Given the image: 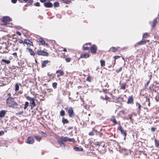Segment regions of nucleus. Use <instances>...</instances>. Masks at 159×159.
I'll list each match as a JSON object with an SVG mask.
<instances>
[{"instance_id":"32","label":"nucleus","mask_w":159,"mask_h":159,"mask_svg":"<svg viewBox=\"0 0 159 159\" xmlns=\"http://www.w3.org/2000/svg\"><path fill=\"white\" fill-rule=\"evenodd\" d=\"M111 50L112 51L115 52L117 50V48L112 47L111 48Z\"/></svg>"},{"instance_id":"13","label":"nucleus","mask_w":159,"mask_h":159,"mask_svg":"<svg viewBox=\"0 0 159 159\" xmlns=\"http://www.w3.org/2000/svg\"><path fill=\"white\" fill-rule=\"evenodd\" d=\"M49 61L48 60L44 61L42 63V67H44L46 66V65L48 63Z\"/></svg>"},{"instance_id":"1","label":"nucleus","mask_w":159,"mask_h":159,"mask_svg":"<svg viewBox=\"0 0 159 159\" xmlns=\"http://www.w3.org/2000/svg\"><path fill=\"white\" fill-rule=\"evenodd\" d=\"M7 104L8 106L12 108H18L19 105L15 101L12 97H9L7 99Z\"/></svg>"},{"instance_id":"61","label":"nucleus","mask_w":159,"mask_h":159,"mask_svg":"<svg viewBox=\"0 0 159 159\" xmlns=\"http://www.w3.org/2000/svg\"><path fill=\"white\" fill-rule=\"evenodd\" d=\"M146 42H148L149 41V40H146Z\"/></svg>"},{"instance_id":"17","label":"nucleus","mask_w":159,"mask_h":159,"mask_svg":"<svg viewBox=\"0 0 159 159\" xmlns=\"http://www.w3.org/2000/svg\"><path fill=\"white\" fill-rule=\"evenodd\" d=\"M39 41L42 44V45H44L45 44V43L43 39L41 38H40L39 39Z\"/></svg>"},{"instance_id":"64","label":"nucleus","mask_w":159,"mask_h":159,"mask_svg":"<svg viewBox=\"0 0 159 159\" xmlns=\"http://www.w3.org/2000/svg\"><path fill=\"white\" fill-rule=\"evenodd\" d=\"M46 45H47V46H48V44H46Z\"/></svg>"},{"instance_id":"53","label":"nucleus","mask_w":159,"mask_h":159,"mask_svg":"<svg viewBox=\"0 0 159 159\" xmlns=\"http://www.w3.org/2000/svg\"><path fill=\"white\" fill-rule=\"evenodd\" d=\"M16 33L19 35H21V34L20 32H17Z\"/></svg>"},{"instance_id":"21","label":"nucleus","mask_w":159,"mask_h":159,"mask_svg":"<svg viewBox=\"0 0 159 159\" xmlns=\"http://www.w3.org/2000/svg\"><path fill=\"white\" fill-rule=\"evenodd\" d=\"M61 139L63 141L66 142L68 141V138L66 137H62Z\"/></svg>"},{"instance_id":"39","label":"nucleus","mask_w":159,"mask_h":159,"mask_svg":"<svg viewBox=\"0 0 159 159\" xmlns=\"http://www.w3.org/2000/svg\"><path fill=\"white\" fill-rule=\"evenodd\" d=\"M63 141L61 140V139H60V140H59V143L60 145L63 144L64 145V143L63 142Z\"/></svg>"},{"instance_id":"46","label":"nucleus","mask_w":159,"mask_h":159,"mask_svg":"<svg viewBox=\"0 0 159 159\" xmlns=\"http://www.w3.org/2000/svg\"><path fill=\"white\" fill-rule=\"evenodd\" d=\"M120 57V56H115L114 57V58L115 60H116V59L119 58ZM115 60L114 64H115Z\"/></svg>"},{"instance_id":"60","label":"nucleus","mask_w":159,"mask_h":159,"mask_svg":"<svg viewBox=\"0 0 159 159\" xmlns=\"http://www.w3.org/2000/svg\"><path fill=\"white\" fill-rule=\"evenodd\" d=\"M72 127H69V128H68V129H72Z\"/></svg>"},{"instance_id":"11","label":"nucleus","mask_w":159,"mask_h":159,"mask_svg":"<svg viewBox=\"0 0 159 159\" xmlns=\"http://www.w3.org/2000/svg\"><path fill=\"white\" fill-rule=\"evenodd\" d=\"M127 103L129 104H133V98L132 96L129 97L128 98Z\"/></svg>"},{"instance_id":"51","label":"nucleus","mask_w":159,"mask_h":159,"mask_svg":"<svg viewBox=\"0 0 159 159\" xmlns=\"http://www.w3.org/2000/svg\"><path fill=\"white\" fill-rule=\"evenodd\" d=\"M17 2V0H11V2L13 3H16Z\"/></svg>"},{"instance_id":"57","label":"nucleus","mask_w":159,"mask_h":159,"mask_svg":"<svg viewBox=\"0 0 159 159\" xmlns=\"http://www.w3.org/2000/svg\"><path fill=\"white\" fill-rule=\"evenodd\" d=\"M63 51H66V52L67 51V50H66V48H64L63 49Z\"/></svg>"},{"instance_id":"12","label":"nucleus","mask_w":159,"mask_h":159,"mask_svg":"<svg viewBox=\"0 0 159 159\" xmlns=\"http://www.w3.org/2000/svg\"><path fill=\"white\" fill-rule=\"evenodd\" d=\"M56 73H58L59 74L58 75V76H62L64 75V73L61 70H58L56 71Z\"/></svg>"},{"instance_id":"14","label":"nucleus","mask_w":159,"mask_h":159,"mask_svg":"<svg viewBox=\"0 0 159 159\" xmlns=\"http://www.w3.org/2000/svg\"><path fill=\"white\" fill-rule=\"evenodd\" d=\"M27 50H28V51L30 52V54L32 56H34V53L33 52V51H32V49L31 48H27Z\"/></svg>"},{"instance_id":"15","label":"nucleus","mask_w":159,"mask_h":159,"mask_svg":"<svg viewBox=\"0 0 159 159\" xmlns=\"http://www.w3.org/2000/svg\"><path fill=\"white\" fill-rule=\"evenodd\" d=\"M146 43V41L145 40H142L137 43V44L138 45H141L143 44H145Z\"/></svg>"},{"instance_id":"31","label":"nucleus","mask_w":159,"mask_h":159,"mask_svg":"<svg viewBox=\"0 0 159 159\" xmlns=\"http://www.w3.org/2000/svg\"><path fill=\"white\" fill-rule=\"evenodd\" d=\"M100 63L101 65L102 66H105V62L104 60H101L100 61Z\"/></svg>"},{"instance_id":"34","label":"nucleus","mask_w":159,"mask_h":159,"mask_svg":"<svg viewBox=\"0 0 159 159\" xmlns=\"http://www.w3.org/2000/svg\"><path fill=\"white\" fill-rule=\"evenodd\" d=\"M57 83L56 82H54L52 84V86L53 87V88L55 89L57 87Z\"/></svg>"},{"instance_id":"33","label":"nucleus","mask_w":159,"mask_h":159,"mask_svg":"<svg viewBox=\"0 0 159 159\" xmlns=\"http://www.w3.org/2000/svg\"><path fill=\"white\" fill-rule=\"evenodd\" d=\"M148 76L149 77V80H150V81L152 77V73L151 72L149 73Z\"/></svg>"},{"instance_id":"5","label":"nucleus","mask_w":159,"mask_h":159,"mask_svg":"<svg viewBox=\"0 0 159 159\" xmlns=\"http://www.w3.org/2000/svg\"><path fill=\"white\" fill-rule=\"evenodd\" d=\"M69 116L71 117H73L74 115V113L73 112V109L72 107H70L68 111Z\"/></svg>"},{"instance_id":"27","label":"nucleus","mask_w":159,"mask_h":159,"mask_svg":"<svg viewBox=\"0 0 159 159\" xmlns=\"http://www.w3.org/2000/svg\"><path fill=\"white\" fill-rule=\"evenodd\" d=\"M53 5H54V7H58L59 6V3L58 2H55L54 3Z\"/></svg>"},{"instance_id":"56","label":"nucleus","mask_w":159,"mask_h":159,"mask_svg":"<svg viewBox=\"0 0 159 159\" xmlns=\"http://www.w3.org/2000/svg\"><path fill=\"white\" fill-rule=\"evenodd\" d=\"M156 101L158 102V101H159V98H156Z\"/></svg>"},{"instance_id":"55","label":"nucleus","mask_w":159,"mask_h":159,"mask_svg":"<svg viewBox=\"0 0 159 159\" xmlns=\"http://www.w3.org/2000/svg\"><path fill=\"white\" fill-rule=\"evenodd\" d=\"M105 98V99L107 100V99H108V97L106 95Z\"/></svg>"},{"instance_id":"47","label":"nucleus","mask_w":159,"mask_h":159,"mask_svg":"<svg viewBox=\"0 0 159 159\" xmlns=\"http://www.w3.org/2000/svg\"><path fill=\"white\" fill-rule=\"evenodd\" d=\"M117 129L119 130L120 131L122 130V127L121 126H119L117 128Z\"/></svg>"},{"instance_id":"63","label":"nucleus","mask_w":159,"mask_h":159,"mask_svg":"<svg viewBox=\"0 0 159 159\" xmlns=\"http://www.w3.org/2000/svg\"><path fill=\"white\" fill-rule=\"evenodd\" d=\"M8 95H10H10H10V94H8Z\"/></svg>"},{"instance_id":"28","label":"nucleus","mask_w":159,"mask_h":159,"mask_svg":"<svg viewBox=\"0 0 159 159\" xmlns=\"http://www.w3.org/2000/svg\"><path fill=\"white\" fill-rule=\"evenodd\" d=\"M19 87L17 83L16 84L15 91H17L19 90Z\"/></svg>"},{"instance_id":"3","label":"nucleus","mask_w":159,"mask_h":159,"mask_svg":"<svg viewBox=\"0 0 159 159\" xmlns=\"http://www.w3.org/2000/svg\"><path fill=\"white\" fill-rule=\"evenodd\" d=\"M11 21V19L8 16L3 17L2 20V23L3 25H7L9 22Z\"/></svg>"},{"instance_id":"4","label":"nucleus","mask_w":159,"mask_h":159,"mask_svg":"<svg viewBox=\"0 0 159 159\" xmlns=\"http://www.w3.org/2000/svg\"><path fill=\"white\" fill-rule=\"evenodd\" d=\"M37 53L39 55L43 56H47L48 54L47 52L41 50H38L37 51Z\"/></svg>"},{"instance_id":"26","label":"nucleus","mask_w":159,"mask_h":159,"mask_svg":"<svg viewBox=\"0 0 159 159\" xmlns=\"http://www.w3.org/2000/svg\"><path fill=\"white\" fill-rule=\"evenodd\" d=\"M126 85V83L122 84L120 86L121 89H122L124 90L125 89V86Z\"/></svg>"},{"instance_id":"8","label":"nucleus","mask_w":159,"mask_h":159,"mask_svg":"<svg viewBox=\"0 0 159 159\" xmlns=\"http://www.w3.org/2000/svg\"><path fill=\"white\" fill-rule=\"evenodd\" d=\"M34 142V139L31 137H29L26 143L28 144H31L33 143Z\"/></svg>"},{"instance_id":"43","label":"nucleus","mask_w":159,"mask_h":159,"mask_svg":"<svg viewBox=\"0 0 159 159\" xmlns=\"http://www.w3.org/2000/svg\"><path fill=\"white\" fill-rule=\"evenodd\" d=\"M148 35V34L147 33H145L143 36V38H146Z\"/></svg>"},{"instance_id":"19","label":"nucleus","mask_w":159,"mask_h":159,"mask_svg":"<svg viewBox=\"0 0 159 159\" xmlns=\"http://www.w3.org/2000/svg\"><path fill=\"white\" fill-rule=\"evenodd\" d=\"M89 56V55L88 54H83L81 55V57L83 58H88Z\"/></svg>"},{"instance_id":"41","label":"nucleus","mask_w":159,"mask_h":159,"mask_svg":"<svg viewBox=\"0 0 159 159\" xmlns=\"http://www.w3.org/2000/svg\"><path fill=\"white\" fill-rule=\"evenodd\" d=\"M150 82V80H148L147 81V83L145 85V87H147L148 86Z\"/></svg>"},{"instance_id":"2","label":"nucleus","mask_w":159,"mask_h":159,"mask_svg":"<svg viewBox=\"0 0 159 159\" xmlns=\"http://www.w3.org/2000/svg\"><path fill=\"white\" fill-rule=\"evenodd\" d=\"M26 99L30 101V104L31 109L35 106V100L34 98H31L29 96H27L26 97Z\"/></svg>"},{"instance_id":"37","label":"nucleus","mask_w":159,"mask_h":159,"mask_svg":"<svg viewBox=\"0 0 159 159\" xmlns=\"http://www.w3.org/2000/svg\"><path fill=\"white\" fill-rule=\"evenodd\" d=\"M23 1L26 3H31L32 2L31 0H23Z\"/></svg>"},{"instance_id":"29","label":"nucleus","mask_w":159,"mask_h":159,"mask_svg":"<svg viewBox=\"0 0 159 159\" xmlns=\"http://www.w3.org/2000/svg\"><path fill=\"white\" fill-rule=\"evenodd\" d=\"M35 138L38 141H40L41 139V137L39 136H35Z\"/></svg>"},{"instance_id":"7","label":"nucleus","mask_w":159,"mask_h":159,"mask_svg":"<svg viewBox=\"0 0 159 159\" xmlns=\"http://www.w3.org/2000/svg\"><path fill=\"white\" fill-rule=\"evenodd\" d=\"M44 5L45 7L46 8L52 7L53 6L52 4L50 2L44 3Z\"/></svg>"},{"instance_id":"44","label":"nucleus","mask_w":159,"mask_h":159,"mask_svg":"<svg viewBox=\"0 0 159 159\" xmlns=\"http://www.w3.org/2000/svg\"><path fill=\"white\" fill-rule=\"evenodd\" d=\"M34 5L36 6H40V3L39 2H37L34 3Z\"/></svg>"},{"instance_id":"49","label":"nucleus","mask_w":159,"mask_h":159,"mask_svg":"<svg viewBox=\"0 0 159 159\" xmlns=\"http://www.w3.org/2000/svg\"><path fill=\"white\" fill-rule=\"evenodd\" d=\"M19 42L20 43H23L24 42H23V41L21 39H19Z\"/></svg>"},{"instance_id":"52","label":"nucleus","mask_w":159,"mask_h":159,"mask_svg":"<svg viewBox=\"0 0 159 159\" xmlns=\"http://www.w3.org/2000/svg\"><path fill=\"white\" fill-rule=\"evenodd\" d=\"M47 0H40V1L42 2H45Z\"/></svg>"},{"instance_id":"50","label":"nucleus","mask_w":159,"mask_h":159,"mask_svg":"<svg viewBox=\"0 0 159 159\" xmlns=\"http://www.w3.org/2000/svg\"><path fill=\"white\" fill-rule=\"evenodd\" d=\"M151 130L152 132H153L155 130V128L154 127H152L151 128Z\"/></svg>"},{"instance_id":"40","label":"nucleus","mask_w":159,"mask_h":159,"mask_svg":"<svg viewBox=\"0 0 159 159\" xmlns=\"http://www.w3.org/2000/svg\"><path fill=\"white\" fill-rule=\"evenodd\" d=\"M136 106H138V109L139 110H140L141 105L139 103H136Z\"/></svg>"},{"instance_id":"48","label":"nucleus","mask_w":159,"mask_h":159,"mask_svg":"<svg viewBox=\"0 0 159 159\" xmlns=\"http://www.w3.org/2000/svg\"><path fill=\"white\" fill-rule=\"evenodd\" d=\"M93 134H94L93 132L92 131L90 132L89 133V135H93Z\"/></svg>"},{"instance_id":"10","label":"nucleus","mask_w":159,"mask_h":159,"mask_svg":"<svg viewBox=\"0 0 159 159\" xmlns=\"http://www.w3.org/2000/svg\"><path fill=\"white\" fill-rule=\"evenodd\" d=\"M6 111L5 110H2L0 111V118L4 117L6 114Z\"/></svg>"},{"instance_id":"30","label":"nucleus","mask_w":159,"mask_h":159,"mask_svg":"<svg viewBox=\"0 0 159 159\" xmlns=\"http://www.w3.org/2000/svg\"><path fill=\"white\" fill-rule=\"evenodd\" d=\"M29 103L28 102H25V106L24 107V109H25L27 108L28 106H29Z\"/></svg>"},{"instance_id":"6","label":"nucleus","mask_w":159,"mask_h":159,"mask_svg":"<svg viewBox=\"0 0 159 159\" xmlns=\"http://www.w3.org/2000/svg\"><path fill=\"white\" fill-rule=\"evenodd\" d=\"M97 46L95 45H93L91 47L90 51L91 52L95 53L97 51Z\"/></svg>"},{"instance_id":"36","label":"nucleus","mask_w":159,"mask_h":159,"mask_svg":"<svg viewBox=\"0 0 159 159\" xmlns=\"http://www.w3.org/2000/svg\"><path fill=\"white\" fill-rule=\"evenodd\" d=\"M63 2L66 4H69L70 2V0H66L65 1Z\"/></svg>"},{"instance_id":"42","label":"nucleus","mask_w":159,"mask_h":159,"mask_svg":"<svg viewBox=\"0 0 159 159\" xmlns=\"http://www.w3.org/2000/svg\"><path fill=\"white\" fill-rule=\"evenodd\" d=\"M122 69V67H120L117 70H116V72H118V73Z\"/></svg>"},{"instance_id":"22","label":"nucleus","mask_w":159,"mask_h":159,"mask_svg":"<svg viewBox=\"0 0 159 159\" xmlns=\"http://www.w3.org/2000/svg\"><path fill=\"white\" fill-rule=\"evenodd\" d=\"M157 23V21L156 19H155L153 21V24L152 25V28L156 26V24Z\"/></svg>"},{"instance_id":"25","label":"nucleus","mask_w":159,"mask_h":159,"mask_svg":"<svg viewBox=\"0 0 159 159\" xmlns=\"http://www.w3.org/2000/svg\"><path fill=\"white\" fill-rule=\"evenodd\" d=\"M65 115V112L64 111L62 110L60 111V115L62 116H63Z\"/></svg>"},{"instance_id":"35","label":"nucleus","mask_w":159,"mask_h":159,"mask_svg":"<svg viewBox=\"0 0 159 159\" xmlns=\"http://www.w3.org/2000/svg\"><path fill=\"white\" fill-rule=\"evenodd\" d=\"M68 141L70 142H75V140L73 138L69 139L68 138Z\"/></svg>"},{"instance_id":"54","label":"nucleus","mask_w":159,"mask_h":159,"mask_svg":"<svg viewBox=\"0 0 159 159\" xmlns=\"http://www.w3.org/2000/svg\"><path fill=\"white\" fill-rule=\"evenodd\" d=\"M3 133V131H0V136L1 135V134Z\"/></svg>"},{"instance_id":"58","label":"nucleus","mask_w":159,"mask_h":159,"mask_svg":"<svg viewBox=\"0 0 159 159\" xmlns=\"http://www.w3.org/2000/svg\"><path fill=\"white\" fill-rule=\"evenodd\" d=\"M148 105L149 106H150V102H149V99H148Z\"/></svg>"},{"instance_id":"9","label":"nucleus","mask_w":159,"mask_h":159,"mask_svg":"<svg viewBox=\"0 0 159 159\" xmlns=\"http://www.w3.org/2000/svg\"><path fill=\"white\" fill-rule=\"evenodd\" d=\"M23 44H29L30 46L33 45V43L28 39H25L24 41Z\"/></svg>"},{"instance_id":"38","label":"nucleus","mask_w":159,"mask_h":159,"mask_svg":"<svg viewBox=\"0 0 159 159\" xmlns=\"http://www.w3.org/2000/svg\"><path fill=\"white\" fill-rule=\"evenodd\" d=\"M111 120L112 122L114 123L115 124H117L116 121L115 119H111Z\"/></svg>"},{"instance_id":"24","label":"nucleus","mask_w":159,"mask_h":159,"mask_svg":"<svg viewBox=\"0 0 159 159\" xmlns=\"http://www.w3.org/2000/svg\"><path fill=\"white\" fill-rule=\"evenodd\" d=\"M121 133L125 136L124 139L125 138V136L126 135V132L124 130H123L120 131Z\"/></svg>"},{"instance_id":"18","label":"nucleus","mask_w":159,"mask_h":159,"mask_svg":"<svg viewBox=\"0 0 159 159\" xmlns=\"http://www.w3.org/2000/svg\"><path fill=\"white\" fill-rule=\"evenodd\" d=\"M74 149L76 151H81L83 150V149L82 148H79L77 147H75Z\"/></svg>"},{"instance_id":"16","label":"nucleus","mask_w":159,"mask_h":159,"mask_svg":"<svg viewBox=\"0 0 159 159\" xmlns=\"http://www.w3.org/2000/svg\"><path fill=\"white\" fill-rule=\"evenodd\" d=\"M62 122L64 125L65 124H67L69 122V121L66 119L63 118L62 120Z\"/></svg>"},{"instance_id":"59","label":"nucleus","mask_w":159,"mask_h":159,"mask_svg":"<svg viewBox=\"0 0 159 159\" xmlns=\"http://www.w3.org/2000/svg\"><path fill=\"white\" fill-rule=\"evenodd\" d=\"M13 54L14 55H16L17 53H16V52H14V53H13Z\"/></svg>"},{"instance_id":"62","label":"nucleus","mask_w":159,"mask_h":159,"mask_svg":"<svg viewBox=\"0 0 159 159\" xmlns=\"http://www.w3.org/2000/svg\"><path fill=\"white\" fill-rule=\"evenodd\" d=\"M78 93H79V92H77L76 93L77 95L78 94Z\"/></svg>"},{"instance_id":"20","label":"nucleus","mask_w":159,"mask_h":159,"mask_svg":"<svg viewBox=\"0 0 159 159\" xmlns=\"http://www.w3.org/2000/svg\"><path fill=\"white\" fill-rule=\"evenodd\" d=\"M88 44V43H86L85 44H84L83 46V49L84 50V51H86V50L89 51V48H88V47H85V45H86V44ZM88 44H90V43H89Z\"/></svg>"},{"instance_id":"23","label":"nucleus","mask_w":159,"mask_h":159,"mask_svg":"<svg viewBox=\"0 0 159 159\" xmlns=\"http://www.w3.org/2000/svg\"><path fill=\"white\" fill-rule=\"evenodd\" d=\"M1 61L7 64H9L10 63V61L9 60H7L4 59H2Z\"/></svg>"},{"instance_id":"45","label":"nucleus","mask_w":159,"mask_h":159,"mask_svg":"<svg viewBox=\"0 0 159 159\" xmlns=\"http://www.w3.org/2000/svg\"><path fill=\"white\" fill-rule=\"evenodd\" d=\"M65 60H66V62H69L70 61V59L69 58H66L65 59Z\"/></svg>"}]
</instances>
